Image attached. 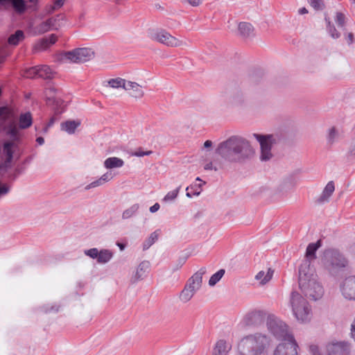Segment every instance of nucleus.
I'll return each mask as SVG.
<instances>
[{"label":"nucleus","instance_id":"nucleus-1","mask_svg":"<svg viewBox=\"0 0 355 355\" xmlns=\"http://www.w3.org/2000/svg\"><path fill=\"white\" fill-rule=\"evenodd\" d=\"M216 153L230 162L243 163L254 155L255 150L247 139L232 136L218 144Z\"/></svg>","mask_w":355,"mask_h":355},{"label":"nucleus","instance_id":"nucleus-2","mask_svg":"<svg viewBox=\"0 0 355 355\" xmlns=\"http://www.w3.org/2000/svg\"><path fill=\"white\" fill-rule=\"evenodd\" d=\"M299 286L306 297L313 300L320 299L324 295V288L319 282L313 268H309L305 262L299 268Z\"/></svg>","mask_w":355,"mask_h":355},{"label":"nucleus","instance_id":"nucleus-3","mask_svg":"<svg viewBox=\"0 0 355 355\" xmlns=\"http://www.w3.org/2000/svg\"><path fill=\"white\" fill-rule=\"evenodd\" d=\"M270 339L267 334L256 332L241 338L238 350L243 355H262L269 348Z\"/></svg>","mask_w":355,"mask_h":355},{"label":"nucleus","instance_id":"nucleus-4","mask_svg":"<svg viewBox=\"0 0 355 355\" xmlns=\"http://www.w3.org/2000/svg\"><path fill=\"white\" fill-rule=\"evenodd\" d=\"M7 134L10 136V140L5 141L2 148H0V157L4 160V163L0 164V168L9 167L13 159H18L20 157L18 143L21 139V134L15 122H11L8 125Z\"/></svg>","mask_w":355,"mask_h":355},{"label":"nucleus","instance_id":"nucleus-5","mask_svg":"<svg viewBox=\"0 0 355 355\" xmlns=\"http://www.w3.org/2000/svg\"><path fill=\"white\" fill-rule=\"evenodd\" d=\"M206 272V267H202L187 280L179 295V299L182 302L187 303L192 299L196 292L201 288L202 276Z\"/></svg>","mask_w":355,"mask_h":355},{"label":"nucleus","instance_id":"nucleus-6","mask_svg":"<svg viewBox=\"0 0 355 355\" xmlns=\"http://www.w3.org/2000/svg\"><path fill=\"white\" fill-rule=\"evenodd\" d=\"M290 304L292 311L296 319L301 322L310 320L311 309L308 302L297 292L291 293Z\"/></svg>","mask_w":355,"mask_h":355},{"label":"nucleus","instance_id":"nucleus-7","mask_svg":"<svg viewBox=\"0 0 355 355\" xmlns=\"http://www.w3.org/2000/svg\"><path fill=\"white\" fill-rule=\"evenodd\" d=\"M253 137L260 144V160L261 162L270 161L273 157L272 147L279 141V135L277 134L260 135L254 133Z\"/></svg>","mask_w":355,"mask_h":355},{"label":"nucleus","instance_id":"nucleus-8","mask_svg":"<svg viewBox=\"0 0 355 355\" xmlns=\"http://www.w3.org/2000/svg\"><path fill=\"white\" fill-rule=\"evenodd\" d=\"M267 325L269 331L273 336L277 339L282 340V343L291 342L290 337L292 340H295L286 323L277 318L270 316L267 321Z\"/></svg>","mask_w":355,"mask_h":355},{"label":"nucleus","instance_id":"nucleus-9","mask_svg":"<svg viewBox=\"0 0 355 355\" xmlns=\"http://www.w3.org/2000/svg\"><path fill=\"white\" fill-rule=\"evenodd\" d=\"M324 264L330 271L345 268L348 260L336 249H328L324 252Z\"/></svg>","mask_w":355,"mask_h":355},{"label":"nucleus","instance_id":"nucleus-10","mask_svg":"<svg viewBox=\"0 0 355 355\" xmlns=\"http://www.w3.org/2000/svg\"><path fill=\"white\" fill-rule=\"evenodd\" d=\"M94 56V52L89 48H78L67 51L61 55L62 61L73 63H82L90 60Z\"/></svg>","mask_w":355,"mask_h":355},{"label":"nucleus","instance_id":"nucleus-11","mask_svg":"<svg viewBox=\"0 0 355 355\" xmlns=\"http://www.w3.org/2000/svg\"><path fill=\"white\" fill-rule=\"evenodd\" d=\"M150 38L168 47H177L183 45V42L171 35L164 29L152 31L150 33Z\"/></svg>","mask_w":355,"mask_h":355},{"label":"nucleus","instance_id":"nucleus-12","mask_svg":"<svg viewBox=\"0 0 355 355\" xmlns=\"http://www.w3.org/2000/svg\"><path fill=\"white\" fill-rule=\"evenodd\" d=\"M63 19L64 17L61 15L50 17L37 25L35 27V32L37 34H43L51 30H58L62 26L61 21Z\"/></svg>","mask_w":355,"mask_h":355},{"label":"nucleus","instance_id":"nucleus-13","mask_svg":"<svg viewBox=\"0 0 355 355\" xmlns=\"http://www.w3.org/2000/svg\"><path fill=\"white\" fill-rule=\"evenodd\" d=\"M47 103L53 107L55 115H60L64 112V101L55 96L56 89L49 87L46 89Z\"/></svg>","mask_w":355,"mask_h":355},{"label":"nucleus","instance_id":"nucleus-14","mask_svg":"<svg viewBox=\"0 0 355 355\" xmlns=\"http://www.w3.org/2000/svg\"><path fill=\"white\" fill-rule=\"evenodd\" d=\"M327 355H349L351 345L348 342L338 341L327 345Z\"/></svg>","mask_w":355,"mask_h":355},{"label":"nucleus","instance_id":"nucleus-15","mask_svg":"<svg viewBox=\"0 0 355 355\" xmlns=\"http://www.w3.org/2000/svg\"><path fill=\"white\" fill-rule=\"evenodd\" d=\"M290 339H292L290 337ZM299 346L295 340L291 342L281 343L275 348L273 355H298Z\"/></svg>","mask_w":355,"mask_h":355},{"label":"nucleus","instance_id":"nucleus-16","mask_svg":"<svg viewBox=\"0 0 355 355\" xmlns=\"http://www.w3.org/2000/svg\"><path fill=\"white\" fill-rule=\"evenodd\" d=\"M343 296L348 300H355V276L347 277L340 286Z\"/></svg>","mask_w":355,"mask_h":355},{"label":"nucleus","instance_id":"nucleus-17","mask_svg":"<svg viewBox=\"0 0 355 355\" xmlns=\"http://www.w3.org/2000/svg\"><path fill=\"white\" fill-rule=\"evenodd\" d=\"M321 246V241L319 240L316 243H309L306 248L305 259L301 264H304L307 262L309 268H313L311 266V261L316 259L315 252Z\"/></svg>","mask_w":355,"mask_h":355},{"label":"nucleus","instance_id":"nucleus-18","mask_svg":"<svg viewBox=\"0 0 355 355\" xmlns=\"http://www.w3.org/2000/svg\"><path fill=\"white\" fill-rule=\"evenodd\" d=\"M12 7L17 12L22 13L26 9L25 0H0V8Z\"/></svg>","mask_w":355,"mask_h":355},{"label":"nucleus","instance_id":"nucleus-19","mask_svg":"<svg viewBox=\"0 0 355 355\" xmlns=\"http://www.w3.org/2000/svg\"><path fill=\"white\" fill-rule=\"evenodd\" d=\"M232 349L230 343L223 339L218 340L212 350V355H227Z\"/></svg>","mask_w":355,"mask_h":355},{"label":"nucleus","instance_id":"nucleus-20","mask_svg":"<svg viewBox=\"0 0 355 355\" xmlns=\"http://www.w3.org/2000/svg\"><path fill=\"white\" fill-rule=\"evenodd\" d=\"M265 313L261 311H253L245 316V322L248 325H258L263 322Z\"/></svg>","mask_w":355,"mask_h":355},{"label":"nucleus","instance_id":"nucleus-21","mask_svg":"<svg viewBox=\"0 0 355 355\" xmlns=\"http://www.w3.org/2000/svg\"><path fill=\"white\" fill-rule=\"evenodd\" d=\"M125 89L131 91L130 95L135 98H141L144 95L141 86L135 82L127 81Z\"/></svg>","mask_w":355,"mask_h":355},{"label":"nucleus","instance_id":"nucleus-22","mask_svg":"<svg viewBox=\"0 0 355 355\" xmlns=\"http://www.w3.org/2000/svg\"><path fill=\"white\" fill-rule=\"evenodd\" d=\"M239 34L243 37H250L254 35V29L252 25L248 22H240L238 26Z\"/></svg>","mask_w":355,"mask_h":355},{"label":"nucleus","instance_id":"nucleus-23","mask_svg":"<svg viewBox=\"0 0 355 355\" xmlns=\"http://www.w3.org/2000/svg\"><path fill=\"white\" fill-rule=\"evenodd\" d=\"M335 190V186L333 181H330L325 186L322 194L318 198V203H324L329 201L330 196L332 195Z\"/></svg>","mask_w":355,"mask_h":355},{"label":"nucleus","instance_id":"nucleus-24","mask_svg":"<svg viewBox=\"0 0 355 355\" xmlns=\"http://www.w3.org/2000/svg\"><path fill=\"white\" fill-rule=\"evenodd\" d=\"M340 139V133L338 129L335 127H331L328 129L326 135L327 145L329 147H332Z\"/></svg>","mask_w":355,"mask_h":355},{"label":"nucleus","instance_id":"nucleus-25","mask_svg":"<svg viewBox=\"0 0 355 355\" xmlns=\"http://www.w3.org/2000/svg\"><path fill=\"white\" fill-rule=\"evenodd\" d=\"M57 37L54 34H51L49 37H45L40 40L35 46V51H44L50 45L55 43Z\"/></svg>","mask_w":355,"mask_h":355},{"label":"nucleus","instance_id":"nucleus-26","mask_svg":"<svg viewBox=\"0 0 355 355\" xmlns=\"http://www.w3.org/2000/svg\"><path fill=\"white\" fill-rule=\"evenodd\" d=\"M150 263L148 261H144L141 262L133 276L134 282H137L142 279L145 274L148 271Z\"/></svg>","mask_w":355,"mask_h":355},{"label":"nucleus","instance_id":"nucleus-27","mask_svg":"<svg viewBox=\"0 0 355 355\" xmlns=\"http://www.w3.org/2000/svg\"><path fill=\"white\" fill-rule=\"evenodd\" d=\"M196 181L202 182V183H199V184L195 183V184H193L186 188V191H187L186 196L188 198H191L193 196H198L200 194V193L202 190V187L203 184H205V182H203L198 177L196 178Z\"/></svg>","mask_w":355,"mask_h":355},{"label":"nucleus","instance_id":"nucleus-28","mask_svg":"<svg viewBox=\"0 0 355 355\" xmlns=\"http://www.w3.org/2000/svg\"><path fill=\"white\" fill-rule=\"evenodd\" d=\"M273 273L274 271L271 268H268L266 271L261 270L256 275L255 279L260 285H265L271 280Z\"/></svg>","mask_w":355,"mask_h":355},{"label":"nucleus","instance_id":"nucleus-29","mask_svg":"<svg viewBox=\"0 0 355 355\" xmlns=\"http://www.w3.org/2000/svg\"><path fill=\"white\" fill-rule=\"evenodd\" d=\"M80 125V122L78 120H69L65 122H62L60 124V128L62 131L67 132L68 134H73L76 128Z\"/></svg>","mask_w":355,"mask_h":355},{"label":"nucleus","instance_id":"nucleus-30","mask_svg":"<svg viewBox=\"0 0 355 355\" xmlns=\"http://www.w3.org/2000/svg\"><path fill=\"white\" fill-rule=\"evenodd\" d=\"M123 160L116 157H109L104 161V166L107 169L121 168L123 166Z\"/></svg>","mask_w":355,"mask_h":355},{"label":"nucleus","instance_id":"nucleus-31","mask_svg":"<svg viewBox=\"0 0 355 355\" xmlns=\"http://www.w3.org/2000/svg\"><path fill=\"white\" fill-rule=\"evenodd\" d=\"M33 119L30 112H26L20 114L19 119V128L21 129H26L32 125Z\"/></svg>","mask_w":355,"mask_h":355},{"label":"nucleus","instance_id":"nucleus-32","mask_svg":"<svg viewBox=\"0 0 355 355\" xmlns=\"http://www.w3.org/2000/svg\"><path fill=\"white\" fill-rule=\"evenodd\" d=\"M113 255L114 254L110 250L102 249L99 251L97 262L101 264L107 263L112 259Z\"/></svg>","mask_w":355,"mask_h":355},{"label":"nucleus","instance_id":"nucleus-33","mask_svg":"<svg viewBox=\"0 0 355 355\" xmlns=\"http://www.w3.org/2000/svg\"><path fill=\"white\" fill-rule=\"evenodd\" d=\"M38 77L50 79L53 77L52 69L46 65L37 66Z\"/></svg>","mask_w":355,"mask_h":355},{"label":"nucleus","instance_id":"nucleus-34","mask_svg":"<svg viewBox=\"0 0 355 355\" xmlns=\"http://www.w3.org/2000/svg\"><path fill=\"white\" fill-rule=\"evenodd\" d=\"M0 120L3 122H14L12 112L7 107H0Z\"/></svg>","mask_w":355,"mask_h":355},{"label":"nucleus","instance_id":"nucleus-35","mask_svg":"<svg viewBox=\"0 0 355 355\" xmlns=\"http://www.w3.org/2000/svg\"><path fill=\"white\" fill-rule=\"evenodd\" d=\"M127 80L121 78H112L107 81L108 85L114 89L123 88L125 89Z\"/></svg>","mask_w":355,"mask_h":355},{"label":"nucleus","instance_id":"nucleus-36","mask_svg":"<svg viewBox=\"0 0 355 355\" xmlns=\"http://www.w3.org/2000/svg\"><path fill=\"white\" fill-rule=\"evenodd\" d=\"M325 21L327 24V30L329 33V34L330 35V36L334 38V39H337L338 37H340V29H337L333 24H331L329 19L328 18H325Z\"/></svg>","mask_w":355,"mask_h":355},{"label":"nucleus","instance_id":"nucleus-37","mask_svg":"<svg viewBox=\"0 0 355 355\" xmlns=\"http://www.w3.org/2000/svg\"><path fill=\"white\" fill-rule=\"evenodd\" d=\"M24 38V34L22 31L18 30L15 34L11 35L8 38V43L11 45H17Z\"/></svg>","mask_w":355,"mask_h":355},{"label":"nucleus","instance_id":"nucleus-38","mask_svg":"<svg viewBox=\"0 0 355 355\" xmlns=\"http://www.w3.org/2000/svg\"><path fill=\"white\" fill-rule=\"evenodd\" d=\"M159 230H156L150 234L149 237L144 242L143 249H148L157 239L159 237Z\"/></svg>","mask_w":355,"mask_h":355},{"label":"nucleus","instance_id":"nucleus-39","mask_svg":"<svg viewBox=\"0 0 355 355\" xmlns=\"http://www.w3.org/2000/svg\"><path fill=\"white\" fill-rule=\"evenodd\" d=\"M139 208V205L138 204H134L129 208L126 209L123 211L122 214L123 219H128L136 214L138 209Z\"/></svg>","mask_w":355,"mask_h":355},{"label":"nucleus","instance_id":"nucleus-40","mask_svg":"<svg viewBox=\"0 0 355 355\" xmlns=\"http://www.w3.org/2000/svg\"><path fill=\"white\" fill-rule=\"evenodd\" d=\"M225 274V270L220 269L218 271H217L216 273L211 275L209 280V285L210 286H214L216 285L223 277V276Z\"/></svg>","mask_w":355,"mask_h":355},{"label":"nucleus","instance_id":"nucleus-41","mask_svg":"<svg viewBox=\"0 0 355 355\" xmlns=\"http://www.w3.org/2000/svg\"><path fill=\"white\" fill-rule=\"evenodd\" d=\"M180 189L181 186H179L175 189L168 192L162 199V201L164 202H168L175 200L178 196Z\"/></svg>","mask_w":355,"mask_h":355},{"label":"nucleus","instance_id":"nucleus-42","mask_svg":"<svg viewBox=\"0 0 355 355\" xmlns=\"http://www.w3.org/2000/svg\"><path fill=\"white\" fill-rule=\"evenodd\" d=\"M335 22L338 29L345 31V16L340 12H337L335 17Z\"/></svg>","mask_w":355,"mask_h":355},{"label":"nucleus","instance_id":"nucleus-43","mask_svg":"<svg viewBox=\"0 0 355 355\" xmlns=\"http://www.w3.org/2000/svg\"><path fill=\"white\" fill-rule=\"evenodd\" d=\"M24 76L28 78H33L38 76L37 66L26 69L24 73Z\"/></svg>","mask_w":355,"mask_h":355},{"label":"nucleus","instance_id":"nucleus-44","mask_svg":"<svg viewBox=\"0 0 355 355\" xmlns=\"http://www.w3.org/2000/svg\"><path fill=\"white\" fill-rule=\"evenodd\" d=\"M187 258L185 257H180L175 263L172 266L171 270L173 272H175L180 269L182 266L185 263Z\"/></svg>","mask_w":355,"mask_h":355},{"label":"nucleus","instance_id":"nucleus-45","mask_svg":"<svg viewBox=\"0 0 355 355\" xmlns=\"http://www.w3.org/2000/svg\"><path fill=\"white\" fill-rule=\"evenodd\" d=\"M99 251L97 248H94L89 250H85L84 253L85 255L91 257L92 259H98L99 255Z\"/></svg>","mask_w":355,"mask_h":355},{"label":"nucleus","instance_id":"nucleus-46","mask_svg":"<svg viewBox=\"0 0 355 355\" xmlns=\"http://www.w3.org/2000/svg\"><path fill=\"white\" fill-rule=\"evenodd\" d=\"M152 153H153L152 150L143 151L141 150V148H139L136 151L131 153L130 155L131 156H135V157H143V156H145V155H150Z\"/></svg>","mask_w":355,"mask_h":355},{"label":"nucleus","instance_id":"nucleus-47","mask_svg":"<svg viewBox=\"0 0 355 355\" xmlns=\"http://www.w3.org/2000/svg\"><path fill=\"white\" fill-rule=\"evenodd\" d=\"M310 4L315 10H322L324 4L322 0H309Z\"/></svg>","mask_w":355,"mask_h":355},{"label":"nucleus","instance_id":"nucleus-48","mask_svg":"<svg viewBox=\"0 0 355 355\" xmlns=\"http://www.w3.org/2000/svg\"><path fill=\"white\" fill-rule=\"evenodd\" d=\"M113 178V175L112 172H106L103 175L101 176L100 179L101 181H102L103 184H104L106 182H110Z\"/></svg>","mask_w":355,"mask_h":355},{"label":"nucleus","instance_id":"nucleus-49","mask_svg":"<svg viewBox=\"0 0 355 355\" xmlns=\"http://www.w3.org/2000/svg\"><path fill=\"white\" fill-rule=\"evenodd\" d=\"M103 182L102 181H101V179L98 178V180L91 182L90 184H87L85 187V190H89L92 188H95V187H100L101 185H103Z\"/></svg>","mask_w":355,"mask_h":355},{"label":"nucleus","instance_id":"nucleus-50","mask_svg":"<svg viewBox=\"0 0 355 355\" xmlns=\"http://www.w3.org/2000/svg\"><path fill=\"white\" fill-rule=\"evenodd\" d=\"M10 191V187L5 184H1L0 182V198L4 196H6Z\"/></svg>","mask_w":355,"mask_h":355},{"label":"nucleus","instance_id":"nucleus-51","mask_svg":"<svg viewBox=\"0 0 355 355\" xmlns=\"http://www.w3.org/2000/svg\"><path fill=\"white\" fill-rule=\"evenodd\" d=\"M58 115H55L53 116L51 119H50V121L49 122L47 123V125H46V127L44 128V132H46L49 130V128L53 125V124L55 123V121H58V118L57 117Z\"/></svg>","mask_w":355,"mask_h":355},{"label":"nucleus","instance_id":"nucleus-52","mask_svg":"<svg viewBox=\"0 0 355 355\" xmlns=\"http://www.w3.org/2000/svg\"><path fill=\"white\" fill-rule=\"evenodd\" d=\"M348 153L351 155H355V135L354 137L351 141L348 150Z\"/></svg>","mask_w":355,"mask_h":355},{"label":"nucleus","instance_id":"nucleus-53","mask_svg":"<svg viewBox=\"0 0 355 355\" xmlns=\"http://www.w3.org/2000/svg\"><path fill=\"white\" fill-rule=\"evenodd\" d=\"M309 352L312 355H321L318 347L316 345H311L309 347Z\"/></svg>","mask_w":355,"mask_h":355},{"label":"nucleus","instance_id":"nucleus-54","mask_svg":"<svg viewBox=\"0 0 355 355\" xmlns=\"http://www.w3.org/2000/svg\"><path fill=\"white\" fill-rule=\"evenodd\" d=\"M205 170L209 171V170H214L215 171H218L217 167L214 166L211 162H209V163L206 164L204 166Z\"/></svg>","mask_w":355,"mask_h":355},{"label":"nucleus","instance_id":"nucleus-55","mask_svg":"<svg viewBox=\"0 0 355 355\" xmlns=\"http://www.w3.org/2000/svg\"><path fill=\"white\" fill-rule=\"evenodd\" d=\"M187 1L192 6H198L202 3V0H187Z\"/></svg>","mask_w":355,"mask_h":355},{"label":"nucleus","instance_id":"nucleus-56","mask_svg":"<svg viewBox=\"0 0 355 355\" xmlns=\"http://www.w3.org/2000/svg\"><path fill=\"white\" fill-rule=\"evenodd\" d=\"M159 207H160V206H159V203L156 202L155 204H154L153 206H151L150 207L149 210L151 213H155L159 210Z\"/></svg>","mask_w":355,"mask_h":355},{"label":"nucleus","instance_id":"nucleus-57","mask_svg":"<svg viewBox=\"0 0 355 355\" xmlns=\"http://www.w3.org/2000/svg\"><path fill=\"white\" fill-rule=\"evenodd\" d=\"M55 10H57L53 5L48 6L46 8V14H51Z\"/></svg>","mask_w":355,"mask_h":355},{"label":"nucleus","instance_id":"nucleus-58","mask_svg":"<svg viewBox=\"0 0 355 355\" xmlns=\"http://www.w3.org/2000/svg\"><path fill=\"white\" fill-rule=\"evenodd\" d=\"M346 39L349 44H351L354 41V35L352 33H348L346 36Z\"/></svg>","mask_w":355,"mask_h":355},{"label":"nucleus","instance_id":"nucleus-59","mask_svg":"<svg viewBox=\"0 0 355 355\" xmlns=\"http://www.w3.org/2000/svg\"><path fill=\"white\" fill-rule=\"evenodd\" d=\"M64 4V0H55L53 6L56 9H58Z\"/></svg>","mask_w":355,"mask_h":355},{"label":"nucleus","instance_id":"nucleus-60","mask_svg":"<svg viewBox=\"0 0 355 355\" xmlns=\"http://www.w3.org/2000/svg\"><path fill=\"white\" fill-rule=\"evenodd\" d=\"M212 146V141H210V140H207L205 143H204V147L205 148H210L211 146Z\"/></svg>","mask_w":355,"mask_h":355},{"label":"nucleus","instance_id":"nucleus-61","mask_svg":"<svg viewBox=\"0 0 355 355\" xmlns=\"http://www.w3.org/2000/svg\"><path fill=\"white\" fill-rule=\"evenodd\" d=\"M36 141L38 143L39 145H42L44 143V139L42 137H39L37 138Z\"/></svg>","mask_w":355,"mask_h":355},{"label":"nucleus","instance_id":"nucleus-62","mask_svg":"<svg viewBox=\"0 0 355 355\" xmlns=\"http://www.w3.org/2000/svg\"><path fill=\"white\" fill-rule=\"evenodd\" d=\"M308 12V10L306 8H302L299 10V13L300 15L306 14Z\"/></svg>","mask_w":355,"mask_h":355},{"label":"nucleus","instance_id":"nucleus-63","mask_svg":"<svg viewBox=\"0 0 355 355\" xmlns=\"http://www.w3.org/2000/svg\"><path fill=\"white\" fill-rule=\"evenodd\" d=\"M117 245L119 247L121 250H123L125 245L122 243H117Z\"/></svg>","mask_w":355,"mask_h":355},{"label":"nucleus","instance_id":"nucleus-64","mask_svg":"<svg viewBox=\"0 0 355 355\" xmlns=\"http://www.w3.org/2000/svg\"><path fill=\"white\" fill-rule=\"evenodd\" d=\"M5 55H0V64L4 61Z\"/></svg>","mask_w":355,"mask_h":355}]
</instances>
